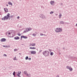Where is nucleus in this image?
Masks as SVG:
<instances>
[{
	"label": "nucleus",
	"mask_w": 77,
	"mask_h": 77,
	"mask_svg": "<svg viewBox=\"0 0 77 77\" xmlns=\"http://www.w3.org/2000/svg\"><path fill=\"white\" fill-rule=\"evenodd\" d=\"M66 68L69 70L70 71H72V68L71 66H67L66 67Z\"/></svg>",
	"instance_id": "nucleus-4"
},
{
	"label": "nucleus",
	"mask_w": 77,
	"mask_h": 77,
	"mask_svg": "<svg viewBox=\"0 0 77 77\" xmlns=\"http://www.w3.org/2000/svg\"><path fill=\"white\" fill-rule=\"evenodd\" d=\"M24 73L25 74V75H27V71L25 70L24 71Z\"/></svg>",
	"instance_id": "nucleus-17"
},
{
	"label": "nucleus",
	"mask_w": 77,
	"mask_h": 77,
	"mask_svg": "<svg viewBox=\"0 0 77 77\" xmlns=\"http://www.w3.org/2000/svg\"><path fill=\"white\" fill-rule=\"evenodd\" d=\"M63 50H65V48L64 47L63 48Z\"/></svg>",
	"instance_id": "nucleus-45"
},
{
	"label": "nucleus",
	"mask_w": 77,
	"mask_h": 77,
	"mask_svg": "<svg viewBox=\"0 0 77 77\" xmlns=\"http://www.w3.org/2000/svg\"><path fill=\"white\" fill-rule=\"evenodd\" d=\"M19 54H21V53H20Z\"/></svg>",
	"instance_id": "nucleus-47"
},
{
	"label": "nucleus",
	"mask_w": 77,
	"mask_h": 77,
	"mask_svg": "<svg viewBox=\"0 0 77 77\" xmlns=\"http://www.w3.org/2000/svg\"><path fill=\"white\" fill-rule=\"evenodd\" d=\"M17 19H19V18H20V17L19 16L17 17Z\"/></svg>",
	"instance_id": "nucleus-41"
},
{
	"label": "nucleus",
	"mask_w": 77,
	"mask_h": 77,
	"mask_svg": "<svg viewBox=\"0 0 77 77\" xmlns=\"http://www.w3.org/2000/svg\"><path fill=\"white\" fill-rule=\"evenodd\" d=\"M14 39H16V40H17V39H20V37L18 36H16L14 38Z\"/></svg>",
	"instance_id": "nucleus-13"
},
{
	"label": "nucleus",
	"mask_w": 77,
	"mask_h": 77,
	"mask_svg": "<svg viewBox=\"0 0 77 77\" xmlns=\"http://www.w3.org/2000/svg\"><path fill=\"white\" fill-rule=\"evenodd\" d=\"M28 57L26 56V57H25V59H26V60H27V59H28Z\"/></svg>",
	"instance_id": "nucleus-29"
},
{
	"label": "nucleus",
	"mask_w": 77,
	"mask_h": 77,
	"mask_svg": "<svg viewBox=\"0 0 77 77\" xmlns=\"http://www.w3.org/2000/svg\"><path fill=\"white\" fill-rule=\"evenodd\" d=\"M61 5H62V3H61Z\"/></svg>",
	"instance_id": "nucleus-48"
},
{
	"label": "nucleus",
	"mask_w": 77,
	"mask_h": 77,
	"mask_svg": "<svg viewBox=\"0 0 77 77\" xmlns=\"http://www.w3.org/2000/svg\"><path fill=\"white\" fill-rule=\"evenodd\" d=\"M49 51H50V52L51 51V49H49Z\"/></svg>",
	"instance_id": "nucleus-38"
},
{
	"label": "nucleus",
	"mask_w": 77,
	"mask_h": 77,
	"mask_svg": "<svg viewBox=\"0 0 77 77\" xmlns=\"http://www.w3.org/2000/svg\"><path fill=\"white\" fill-rule=\"evenodd\" d=\"M66 24H68V23H67Z\"/></svg>",
	"instance_id": "nucleus-50"
},
{
	"label": "nucleus",
	"mask_w": 77,
	"mask_h": 77,
	"mask_svg": "<svg viewBox=\"0 0 77 77\" xmlns=\"http://www.w3.org/2000/svg\"><path fill=\"white\" fill-rule=\"evenodd\" d=\"M27 32V31H23V33H26V32Z\"/></svg>",
	"instance_id": "nucleus-28"
},
{
	"label": "nucleus",
	"mask_w": 77,
	"mask_h": 77,
	"mask_svg": "<svg viewBox=\"0 0 77 77\" xmlns=\"http://www.w3.org/2000/svg\"><path fill=\"white\" fill-rule=\"evenodd\" d=\"M31 53L32 54H36V51H31Z\"/></svg>",
	"instance_id": "nucleus-9"
},
{
	"label": "nucleus",
	"mask_w": 77,
	"mask_h": 77,
	"mask_svg": "<svg viewBox=\"0 0 77 77\" xmlns=\"http://www.w3.org/2000/svg\"><path fill=\"white\" fill-rule=\"evenodd\" d=\"M10 18H13V16L12 15L11 16H10Z\"/></svg>",
	"instance_id": "nucleus-34"
},
{
	"label": "nucleus",
	"mask_w": 77,
	"mask_h": 77,
	"mask_svg": "<svg viewBox=\"0 0 77 77\" xmlns=\"http://www.w3.org/2000/svg\"><path fill=\"white\" fill-rule=\"evenodd\" d=\"M5 41H6V39L5 38H2L0 40V41H1V42H4Z\"/></svg>",
	"instance_id": "nucleus-10"
},
{
	"label": "nucleus",
	"mask_w": 77,
	"mask_h": 77,
	"mask_svg": "<svg viewBox=\"0 0 77 77\" xmlns=\"http://www.w3.org/2000/svg\"><path fill=\"white\" fill-rule=\"evenodd\" d=\"M2 20H6V16H5L4 17L2 18Z\"/></svg>",
	"instance_id": "nucleus-14"
},
{
	"label": "nucleus",
	"mask_w": 77,
	"mask_h": 77,
	"mask_svg": "<svg viewBox=\"0 0 77 77\" xmlns=\"http://www.w3.org/2000/svg\"><path fill=\"white\" fill-rule=\"evenodd\" d=\"M59 54H60V53Z\"/></svg>",
	"instance_id": "nucleus-49"
},
{
	"label": "nucleus",
	"mask_w": 77,
	"mask_h": 77,
	"mask_svg": "<svg viewBox=\"0 0 77 77\" xmlns=\"http://www.w3.org/2000/svg\"><path fill=\"white\" fill-rule=\"evenodd\" d=\"M61 17H62V14H60L59 15V18H61Z\"/></svg>",
	"instance_id": "nucleus-21"
},
{
	"label": "nucleus",
	"mask_w": 77,
	"mask_h": 77,
	"mask_svg": "<svg viewBox=\"0 0 77 77\" xmlns=\"http://www.w3.org/2000/svg\"><path fill=\"white\" fill-rule=\"evenodd\" d=\"M42 51V50H41L39 52H41V51Z\"/></svg>",
	"instance_id": "nucleus-43"
},
{
	"label": "nucleus",
	"mask_w": 77,
	"mask_h": 77,
	"mask_svg": "<svg viewBox=\"0 0 77 77\" xmlns=\"http://www.w3.org/2000/svg\"><path fill=\"white\" fill-rule=\"evenodd\" d=\"M60 24H64V22L63 21H60Z\"/></svg>",
	"instance_id": "nucleus-20"
},
{
	"label": "nucleus",
	"mask_w": 77,
	"mask_h": 77,
	"mask_svg": "<svg viewBox=\"0 0 77 77\" xmlns=\"http://www.w3.org/2000/svg\"><path fill=\"white\" fill-rule=\"evenodd\" d=\"M39 17H41V18H42L43 19H44V18L45 19L46 18V17H45V16L44 15H43L42 14H40L39 15Z\"/></svg>",
	"instance_id": "nucleus-5"
},
{
	"label": "nucleus",
	"mask_w": 77,
	"mask_h": 77,
	"mask_svg": "<svg viewBox=\"0 0 77 77\" xmlns=\"http://www.w3.org/2000/svg\"><path fill=\"white\" fill-rule=\"evenodd\" d=\"M7 35L8 37H9L10 38H12L14 36V35H12V34L11 33V32L10 31H8L7 32Z\"/></svg>",
	"instance_id": "nucleus-3"
},
{
	"label": "nucleus",
	"mask_w": 77,
	"mask_h": 77,
	"mask_svg": "<svg viewBox=\"0 0 77 77\" xmlns=\"http://www.w3.org/2000/svg\"><path fill=\"white\" fill-rule=\"evenodd\" d=\"M46 57L49 56V52L48 51H45L42 53Z\"/></svg>",
	"instance_id": "nucleus-1"
},
{
	"label": "nucleus",
	"mask_w": 77,
	"mask_h": 77,
	"mask_svg": "<svg viewBox=\"0 0 77 77\" xmlns=\"http://www.w3.org/2000/svg\"><path fill=\"white\" fill-rule=\"evenodd\" d=\"M14 60H16V57H15L14 58Z\"/></svg>",
	"instance_id": "nucleus-36"
},
{
	"label": "nucleus",
	"mask_w": 77,
	"mask_h": 77,
	"mask_svg": "<svg viewBox=\"0 0 77 77\" xmlns=\"http://www.w3.org/2000/svg\"><path fill=\"white\" fill-rule=\"evenodd\" d=\"M17 51V49H14V51Z\"/></svg>",
	"instance_id": "nucleus-33"
},
{
	"label": "nucleus",
	"mask_w": 77,
	"mask_h": 77,
	"mask_svg": "<svg viewBox=\"0 0 77 77\" xmlns=\"http://www.w3.org/2000/svg\"><path fill=\"white\" fill-rule=\"evenodd\" d=\"M10 15V14L9 13H8L7 14V16H6V20H7V19H8L9 17H10V16H9V15Z\"/></svg>",
	"instance_id": "nucleus-8"
},
{
	"label": "nucleus",
	"mask_w": 77,
	"mask_h": 77,
	"mask_svg": "<svg viewBox=\"0 0 77 77\" xmlns=\"http://www.w3.org/2000/svg\"><path fill=\"white\" fill-rule=\"evenodd\" d=\"M4 56H7V55L6 54H4Z\"/></svg>",
	"instance_id": "nucleus-39"
},
{
	"label": "nucleus",
	"mask_w": 77,
	"mask_h": 77,
	"mask_svg": "<svg viewBox=\"0 0 77 77\" xmlns=\"http://www.w3.org/2000/svg\"><path fill=\"white\" fill-rule=\"evenodd\" d=\"M28 60H31V58H28Z\"/></svg>",
	"instance_id": "nucleus-37"
},
{
	"label": "nucleus",
	"mask_w": 77,
	"mask_h": 77,
	"mask_svg": "<svg viewBox=\"0 0 77 77\" xmlns=\"http://www.w3.org/2000/svg\"><path fill=\"white\" fill-rule=\"evenodd\" d=\"M50 3L51 4V5H54V1H51V2Z\"/></svg>",
	"instance_id": "nucleus-12"
},
{
	"label": "nucleus",
	"mask_w": 77,
	"mask_h": 77,
	"mask_svg": "<svg viewBox=\"0 0 77 77\" xmlns=\"http://www.w3.org/2000/svg\"><path fill=\"white\" fill-rule=\"evenodd\" d=\"M54 53L53 52H50V55L51 56H53V55Z\"/></svg>",
	"instance_id": "nucleus-22"
},
{
	"label": "nucleus",
	"mask_w": 77,
	"mask_h": 77,
	"mask_svg": "<svg viewBox=\"0 0 77 77\" xmlns=\"http://www.w3.org/2000/svg\"><path fill=\"white\" fill-rule=\"evenodd\" d=\"M43 35H44V36H47V35H46L45 34H43Z\"/></svg>",
	"instance_id": "nucleus-44"
},
{
	"label": "nucleus",
	"mask_w": 77,
	"mask_h": 77,
	"mask_svg": "<svg viewBox=\"0 0 77 77\" xmlns=\"http://www.w3.org/2000/svg\"><path fill=\"white\" fill-rule=\"evenodd\" d=\"M53 13H54V12H53V11H51V12L50 13V14H53Z\"/></svg>",
	"instance_id": "nucleus-27"
},
{
	"label": "nucleus",
	"mask_w": 77,
	"mask_h": 77,
	"mask_svg": "<svg viewBox=\"0 0 77 77\" xmlns=\"http://www.w3.org/2000/svg\"><path fill=\"white\" fill-rule=\"evenodd\" d=\"M55 31L57 33H59L62 32V28L58 27L56 28V29Z\"/></svg>",
	"instance_id": "nucleus-2"
},
{
	"label": "nucleus",
	"mask_w": 77,
	"mask_h": 77,
	"mask_svg": "<svg viewBox=\"0 0 77 77\" xmlns=\"http://www.w3.org/2000/svg\"><path fill=\"white\" fill-rule=\"evenodd\" d=\"M17 77H21V76H20V74H17Z\"/></svg>",
	"instance_id": "nucleus-23"
},
{
	"label": "nucleus",
	"mask_w": 77,
	"mask_h": 77,
	"mask_svg": "<svg viewBox=\"0 0 77 77\" xmlns=\"http://www.w3.org/2000/svg\"><path fill=\"white\" fill-rule=\"evenodd\" d=\"M3 47H5V48H6V47H7V46H5V45H3Z\"/></svg>",
	"instance_id": "nucleus-35"
},
{
	"label": "nucleus",
	"mask_w": 77,
	"mask_h": 77,
	"mask_svg": "<svg viewBox=\"0 0 77 77\" xmlns=\"http://www.w3.org/2000/svg\"><path fill=\"white\" fill-rule=\"evenodd\" d=\"M21 38H24V39H27V37H26V36H24V35H22L21 36Z\"/></svg>",
	"instance_id": "nucleus-11"
},
{
	"label": "nucleus",
	"mask_w": 77,
	"mask_h": 77,
	"mask_svg": "<svg viewBox=\"0 0 77 77\" xmlns=\"http://www.w3.org/2000/svg\"><path fill=\"white\" fill-rule=\"evenodd\" d=\"M6 6H8V5H6Z\"/></svg>",
	"instance_id": "nucleus-46"
},
{
	"label": "nucleus",
	"mask_w": 77,
	"mask_h": 77,
	"mask_svg": "<svg viewBox=\"0 0 77 77\" xmlns=\"http://www.w3.org/2000/svg\"><path fill=\"white\" fill-rule=\"evenodd\" d=\"M32 28H26V30L27 31V32H28L29 31H30V30H32Z\"/></svg>",
	"instance_id": "nucleus-7"
},
{
	"label": "nucleus",
	"mask_w": 77,
	"mask_h": 77,
	"mask_svg": "<svg viewBox=\"0 0 77 77\" xmlns=\"http://www.w3.org/2000/svg\"><path fill=\"white\" fill-rule=\"evenodd\" d=\"M35 45H36V44L35 43L31 44V46H35Z\"/></svg>",
	"instance_id": "nucleus-19"
},
{
	"label": "nucleus",
	"mask_w": 77,
	"mask_h": 77,
	"mask_svg": "<svg viewBox=\"0 0 77 77\" xmlns=\"http://www.w3.org/2000/svg\"><path fill=\"white\" fill-rule=\"evenodd\" d=\"M40 36H43V35H44V34H43L40 33Z\"/></svg>",
	"instance_id": "nucleus-32"
},
{
	"label": "nucleus",
	"mask_w": 77,
	"mask_h": 77,
	"mask_svg": "<svg viewBox=\"0 0 77 77\" xmlns=\"http://www.w3.org/2000/svg\"><path fill=\"white\" fill-rule=\"evenodd\" d=\"M30 49H35V48L34 47L32 48V47H30L29 48Z\"/></svg>",
	"instance_id": "nucleus-24"
},
{
	"label": "nucleus",
	"mask_w": 77,
	"mask_h": 77,
	"mask_svg": "<svg viewBox=\"0 0 77 77\" xmlns=\"http://www.w3.org/2000/svg\"><path fill=\"white\" fill-rule=\"evenodd\" d=\"M57 15H58V14H55V15H56L57 16Z\"/></svg>",
	"instance_id": "nucleus-42"
},
{
	"label": "nucleus",
	"mask_w": 77,
	"mask_h": 77,
	"mask_svg": "<svg viewBox=\"0 0 77 77\" xmlns=\"http://www.w3.org/2000/svg\"><path fill=\"white\" fill-rule=\"evenodd\" d=\"M33 36H36V34H35L34 33L32 34Z\"/></svg>",
	"instance_id": "nucleus-26"
},
{
	"label": "nucleus",
	"mask_w": 77,
	"mask_h": 77,
	"mask_svg": "<svg viewBox=\"0 0 77 77\" xmlns=\"http://www.w3.org/2000/svg\"><path fill=\"white\" fill-rule=\"evenodd\" d=\"M56 77H59V75H57Z\"/></svg>",
	"instance_id": "nucleus-40"
},
{
	"label": "nucleus",
	"mask_w": 77,
	"mask_h": 77,
	"mask_svg": "<svg viewBox=\"0 0 77 77\" xmlns=\"http://www.w3.org/2000/svg\"><path fill=\"white\" fill-rule=\"evenodd\" d=\"M22 45H23V44H22Z\"/></svg>",
	"instance_id": "nucleus-51"
},
{
	"label": "nucleus",
	"mask_w": 77,
	"mask_h": 77,
	"mask_svg": "<svg viewBox=\"0 0 77 77\" xmlns=\"http://www.w3.org/2000/svg\"><path fill=\"white\" fill-rule=\"evenodd\" d=\"M10 32H11L13 36H14V35L15 34V31L14 30H11L10 31Z\"/></svg>",
	"instance_id": "nucleus-6"
},
{
	"label": "nucleus",
	"mask_w": 77,
	"mask_h": 77,
	"mask_svg": "<svg viewBox=\"0 0 77 77\" xmlns=\"http://www.w3.org/2000/svg\"><path fill=\"white\" fill-rule=\"evenodd\" d=\"M4 10L6 12H8V8H4Z\"/></svg>",
	"instance_id": "nucleus-15"
},
{
	"label": "nucleus",
	"mask_w": 77,
	"mask_h": 77,
	"mask_svg": "<svg viewBox=\"0 0 77 77\" xmlns=\"http://www.w3.org/2000/svg\"><path fill=\"white\" fill-rule=\"evenodd\" d=\"M8 5H11V6H12V3L11 2H8Z\"/></svg>",
	"instance_id": "nucleus-18"
},
{
	"label": "nucleus",
	"mask_w": 77,
	"mask_h": 77,
	"mask_svg": "<svg viewBox=\"0 0 77 77\" xmlns=\"http://www.w3.org/2000/svg\"><path fill=\"white\" fill-rule=\"evenodd\" d=\"M15 72L14 71L13 73V74L14 75V76H15Z\"/></svg>",
	"instance_id": "nucleus-25"
},
{
	"label": "nucleus",
	"mask_w": 77,
	"mask_h": 77,
	"mask_svg": "<svg viewBox=\"0 0 77 77\" xmlns=\"http://www.w3.org/2000/svg\"><path fill=\"white\" fill-rule=\"evenodd\" d=\"M19 36H21V34L19 33L17 34Z\"/></svg>",
	"instance_id": "nucleus-31"
},
{
	"label": "nucleus",
	"mask_w": 77,
	"mask_h": 77,
	"mask_svg": "<svg viewBox=\"0 0 77 77\" xmlns=\"http://www.w3.org/2000/svg\"><path fill=\"white\" fill-rule=\"evenodd\" d=\"M26 76L28 77H31V74L30 73L27 74L26 75Z\"/></svg>",
	"instance_id": "nucleus-16"
},
{
	"label": "nucleus",
	"mask_w": 77,
	"mask_h": 77,
	"mask_svg": "<svg viewBox=\"0 0 77 77\" xmlns=\"http://www.w3.org/2000/svg\"><path fill=\"white\" fill-rule=\"evenodd\" d=\"M21 71H20V72H18L17 73V74H20V75H21Z\"/></svg>",
	"instance_id": "nucleus-30"
}]
</instances>
